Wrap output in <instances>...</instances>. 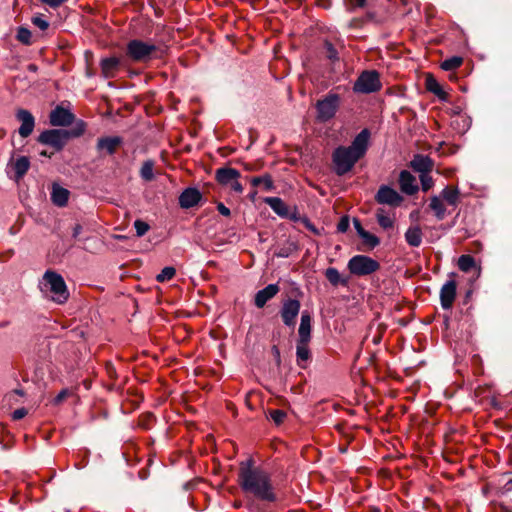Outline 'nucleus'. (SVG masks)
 <instances>
[{
  "instance_id": "1",
  "label": "nucleus",
  "mask_w": 512,
  "mask_h": 512,
  "mask_svg": "<svg viewBox=\"0 0 512 512\" xmlns=\"http://www.w3.org/2000/svg\"><path fill=\"white\" fill-rule=\"evenodd\" d=\"M239 483L243 491L253 494L260 500H276L270 476L261 469L253 468L249 462L241 463Z\"/></svg>"
},
{
  "instance_id": "2",
  "label": "nucleus",
  "mask_w": 512,
  "mask_h": 512,
  "mask_svg": "<svg viewBox=\"0 0 512 512\" xmlns=\"http://www.w3.org/2000/svg\"><path fill=\"white\" fill-rule=\"evenodd\" d=\"M39 287L45 296L58 304L66 302L69 297L63 277L54 271L48 270L45 272Z\"/></svg>"
},
{
  "instance_id": "3",
  "label": "nucleus",
  "mask_w": 512,
  "mask_h": 512,
  "mask_svg": "<svg viewBox=\"0 0 512 512\" xmlns=\"http://www.w3.org/2000/svg\"><path fill=\"white\" fill-rule=\"evenodd\" d=\"M158 47L139 39L130 40L126 45V56L134 61L145 63L156 57Z\"/></svg>"
},
{
  "instance_id": "4",
  "label": "nucleus",
  "mask_w": 512,
  "mask_h": 512,
  "mask_svg": "<svg viewBox=\"0 0 512 512\" xmlns=\"http://www.w3.org/2000/svg\"><path fill=\"white\" fill-rule=\"evenodd\" d=\"M380 75L375 70L363 71L354 82V91L369 94L381 89Z\"/></svg>"
},
{
  "instance_id": "5",
  "label": "nucleus",
  "mask_w": 512,
  "mask_h": 512,
  "mask_svg": "<svg viewBox=\"0 0 512 512\" xmlns=\"http://www.w3.org/2000/svg\"><path fill=\"white\" fill-rule=\"evenodd\" d=\"M240 177V172L234 168H219L215 174V178L220 185L230 188L237 194H241L244 190L239 182Z\"/></svg>"
},
{
  "instance_id": "6",
  "label": "nucleus",
  "mask_w": 512,
  "mask_h": 512,
  "mask_svg": "<svg viewBox=\"0 0 512 512\" xmlns=\"http://www.w3.org/2000/svg\"><path fill=\"white\" fill-rule=\"evenodd\" d=\"M340 104L338 95L329 93L325 98L317 101V120L320 122H326L334 117Z\"/></svg>"
},
{
  "instance_id": "7",
  "label": "nucleus",
  "mask_w": 512,
  "mask_h": 512,
  "mask_svg": "<svg viewBox=\"0 0 512 512\" xmlns=\"http://www.w3.org/2000/svg\"><path fill=\"white\" fill-rule=\"evenodd\" d=\"M354 229L356 230L360 241L357 244V250L361 252L372 251L375 247L380 244V239L368 231H366L358 220L354 218Z\"/></svg>"
},
{
  "instance_id": "8",
  "label": "nucleus",
  "mask_w": 512,
  "mask_h": 512,
  "mask_svg": "<svg viewBox=\"0 0 512 512\" xmlns=\"http://www.w3.org/2000/svg\"><path fill=\"white\" fill-rule=\"evenodd\" d=\"M333 164L337 174L342 175L352 168V147H339L333 154Z\"/></svg>"
},
{
  "instance_id": "9",
  "label": "nucleus",
  "mask_w": 512,
  "mask_h": 512,
  "mask_svg": "<svg viewBox=\"0 0 512 512\" xmlns=\"http://www.w3.org/2000/svg\"><path fill=\"white\" fill-rule=\"evenodd\" d=\"M69 135L67 131L63 130H46L39 135L38 141L60 150L64 147Z\"/></svg>"
},
{
  "instance_id": "10",
  "label": "nucleus",
  "mask_w": 512,
  "mask_h": 512,
  "mask_svg": "<svg viewBox=\"0 0 512 512\" xmlns=\"http://www.w3.org/2000/svg\"><path fill=\"white\" fill-rule=\"evenodd\" d=\"M379 268L380 264L375 259L364 255H354V275H370Z\"/></svg>"
},
{
  "instance_id": "11",
  "label": "nucleus",
  "mask_w": 512,
  "mask_h": 512,
  "mask_svg": "<svg viewBox=\"0 0 512 512\" xmlns=\"http://www.w3.org/2000/svg\"><path fill=\"white\" fill-rule=\"evenodd\" d=\"M370 142L371 131L368 128L363 129L354 137V164L366 155Z\"/></svg>"
},
{
  "instance_id": "12",
  "label": "nucleus",
  "mask_w": 512,
  "mask_h": 512,
  "mask_svg": "<svg viewBox=\"0 0 512 512\" xmlns=\"http://www.w3.org/2000/svg\"><path fill=\"white\" fill-rule=\"evenodd\" d=\"M300 302L296 299H288L283 302L280 314L286 326H294L300 311Z\"/></svg>"
},
{
  "instance_id": "13",
  "label": "nucleus",
  "mask_w": 512,
  "mask_h": 512,
  "mask_svg": "<svg viewBox=\"0 0 512 512\" xmlns=\"http://www.w3.org/2000/svg\"><path fill=\"white\" fill-rule=\"evenodd\" d=\"M264 202L280 217L289 218L291 220H297V212L294 210L290 211L286 203L279 197H267Z\"/></svg>"
},
{
  "instance_id": "14",
  "label": "nucleus",
  "mask_w": 512,
  "mask_h": 512,
  "mask_svg": "<svg viewBox=\"0 0 512 512\" xmlns=\"http://www.w3.org/2000/svg\"><path fill=\"white\" fill-rule=\"evenodd\" d=\"M457 291V282L454 278L445 282L440 290V301L443 309H450L453 306Z\"/></svg>"
},
{
  "instance_id": "15",
  "label": "nucleus",
  "mask_w": 512,
  "mask_h": 512,
  "mask_svg": "<svg viewBox=\"0 0 512 512\" xmlns=\"http://www.w3.org/2000/svg\"><path fill=\"white\" fill-rule=\"evenodd\" d=\"M376 200L380 204L398 206L402 202L401 195L391 187L381 186L376 194Z\"/></svg>"
},
{
  "instance_id": "16",
  "label": "nucleus",
  "mask_w": 512,
  "mask_h": 512,
  "mask_svg": "<svg viewBox=\"0 0 512 512\" xmlns=\"http://www.w3.org/2000/svg\"><path fill=\"white\" fill-rule=\"evenodd\" d=\"M16 118L21 122V126L19 127V134L21 137H28L34 130L35 127V119L33 115L25 109H19L16 112Z\"/></svg>"
},
{
  "instance_id": "17",
  "label": "nucleus",
  "mask_w": 512,
  "mask_h": 512,
  "mask_svg": "<svg viewBox=\"0 0 512 512\" xmlns=\"http://www.w3.org/2000/svg\"><path fill=\"white\" fill-rule=\"evenodd\" d=\"M73 120L74 115L61 106H57L50 114V123L53 126H68Z\"/></svg>"
},
{
  "instance_id": "18",
  "label": "nucleus",
  "mask_w": 512,
  "mask_h": 512,
  "mask_svg": "<svg viewBox=\"0 0 512 512\" xmlns=\"http://www.w3.org/2000/svg\"><path fill=\"white\" fill-rule=\"evenodd\" d=\"M202 198L201 193L196 188H186L179 196V205L181 208L189 209L196 206Z\"/></svg>"
},
{
  "instance_id": "19",
  "label": "nucleus",
  "mask_w": 512,
  "mask_h": 512,
  "mask_svg": "<svg viewBox=\"0 0 512 512\" xmlns=\"http://www.w3.org/2000/svg\"><path fill=\"white\" fill-rule=\"evenodd\" d=\"M399 185L401 191L407 195H413L418 191L416 178L407 170L400 172Z\"/></svg>"
},
{
  "instance_id": "20",
  "label": "nucleus",
  "mask_w": 512,
  "mask_h": 512,
  "mask_svg": "<svg viewBox=\"0 0 512 512\" xmlns=\"http://www.w3.org/2000/svg\"><path fill=\"white\" fill-rule=\"evenodd\" d=\"M279 292L277 284H269L265 288L259 290L255 295V305L263 308L265 304L271 300Z\"/></svg>"
},
{
  "instance_id": "21",
  "label": "nucleus",
  "mask_w": 512,
  "mask_h": 512,
  "mask_svg": "<svg viewBox=\"0 0 512 512\" xmlns=\"http://www.w3.org/2000/svg\"><path fill=\"white\" fill-rule=\"evenodd\" d=\"M120 64L121 61L118 57H109L102 59L100 63L102 75L107 79L115 77L118 72Z\"/></svg>"
},
{
  "instance_id": "22",
  "label": "nucleus",
  "mask_w": 512,
  "mask_h": 512,
  "mask_svg": "<svg viewBox=\"0 0 512 512\" xmlns=\"http://www.w3.org/2000/svg\"><path fill=\"white\" fill-rule=\"evenodd\" d=\"M311 322L312 318L309 312L304 311L301 315V321L298 328V341L310 342L311 340Z\"/></svg>"
},
{
  "instance_id": "23",
  "label": "nucleus",
  "mask_w": 512,
  "mask_h": 512,
  "mask_svg": "<svg viewBox=\"0 0 512 512\" xmlns=\"http://www.w3.org/2000/svg\"><path fill=\"white\" fill-rule=\"evenodd\" d=\"M410 166L420 174L429 173L433 169V161L428 156L416 155Z\"/></svg>"
},
{
  "instance_id": "24",
  "label": "nucleus",
  "mask_w": 512,
  "mask_h": 512,
  "mask_svg": "<svg viewBox=\"0 0 512 512\" xmlns=\"http://www.w3.org/2000/svg\"><path fill=\"white\" fill-rule=\"evenodd\" d=\"M404 236L405 241L411 247H419L422 244L423 232L419 225L410 226Z\"/></svg>"
},
{
  "instance_id": "25",
  "label": "nucleus",
  "mask_w": 512,
  "mask_h": 512,
  "mask_svg": "<svg viewBox=\"0 0 512 512\" xmlns=\"http://www.w3.org/2000/svg\"><path fill=\"white\" fill-rule=\"evenodd\" d=\"M121 142L122 140L118 136L100 138L97 142V149L113 154Z\"/></svg>"
},
{
  "instance_id": "26",
  "label": "nucleus",
  "mask_w": 512,
  "mask_h": 512,
  "mask_svg": "<svg viewBox=\"0 0 512 512\" xmlns=\"http://www.w3.org/2000/svg\"><path fill=\"white\" fill-rule=\"evenodd\" d=\"M426 88L429 92L436 95L442 101L449 100V93L446 92L442 85L431 75L426 78Z\"/></svg>"
},
{
  "instance_id": "27",
  "label": "nucleus",
  "mask_w": 512,
  "mask_h": 512,
  "mask_svg": "<svg viewBox=\"0 0 512 512\" xmlns=\"http://www.w3.org/2000/svg\"><path fill=\"white\" fill-rule=\"evenodd\" d=\"M296 356L298 366L301 368H306V363L311 356L309 342L297 341Z\"/></svg>"
},
{
  "instance_id": "28",
  "label": "nucleus",
  "mask_w": 512,
  "mask_h": 512,
  "mask_svg": "<svg viewBox=\"0 0 512 512\" xmlns=\"http://www.w3.org/2000/svg\"><path fill=\"white\" fill-rule=\"evenodd\" d=\"M51 199L55 205H57L59 207H63L68 202L69 191L63 187L58 186V185H53Z\"/></svg>"
},
{
  "instance_id": "29",
  "label": "nucleus",
  "mask_w": 512,
  "mask_h": 512,
  "mask_svg": "<svg viewBox=\"0 0 512 512\" xmlns=\"http://www.w3.org/2000/svg\"><path fill=\"white\" fill-rule=\"evenodd\" d=\"M29 167H30V161H29L28 157L21 156V157L17 158L13 164L16 179L17 180L21 179L27 173V171L29 170Z\"/></svg>"
},
{
  "instance_id": "30",
  "label": "nucleus",
  "mask_w": 512,
  "mask_h": 512,
  "mask_svg": "<svg viewBox=\"0 0 512 512\" xmlns=\"http://www.w3.org/2000/svg\"><path fill=\"white\" fill-rule=\"evenodd\" d=\"M429 207L434 212L438 220L444 219L446 214V208L443 201L439 197H432L430 199Z\"/></svg>"
},
{
  "instance_id": "31",
  "label": "nucleus",
  "mask_w": 512,
  "mask_h": 512,
  "mask_svg": "<svg viewBox=\"0 0 512 512\" xmlns=\"http://www.w3.org/2000/svg\"><path fill=\"white\" fill-rule=\"evenodd\" d=\"M251 184L255 187L262 185L263 188L267 191H270L274 188L272 178L269 175L253 177L251 179Z\"/></svg>"
},
{
  "instance_id": "32",
  "label": "nucleus",
  "mask_w": 512,
  "mask_h": 512,
  "mask_svg": "<svg viewBox=\"0 0 512 512\" xmlns=\"http://www.w3.org/2000/svg\"><path fill=\"white\" fill-rule=\"evenodd\" d=\"M463 63V58L459 56H453L448 59H445L441 63V68L445 71H453L459 68Z\"/></svg>"
},
{
  "instance_id": "33",
  "label": "nucleus",
  "mask_w": 512,
  "mask_h": 512,
  "mask_svg": "<svg viewBox=\"0 0 512 512\" xmlns=\"http://www.w3.org/2000/svg\"><path fill=\"white\" fill-rule=\"evenodd\" d=\"M442 197L448 204L455 206L458 201L459 193L455 188L446 187L442 191Z\"/></svg>"
},
{
  "instance_id": "34",
  "label": "nucleus",
  "mask_w": 512,
  "mask_h": 512,
  "mask_svg": "<svg viewBox=\"0 0 512 512\" xmlns=\"http://www.w3.org/2000/svg\"><path fill=\"white\" fill-rule=\"evenodd\" d=\"M475 266V260L471 255H461L458 259V267L463 272H469Z\"/></svg>"
},
{
  "instance_id": "35",
  "label": "nucleus",
  "mask_w": 512,
  "mask_h": 512,
  "mask_svg": "<svg viewBox=\"0 0 512 512\" xmlns=\"http://www.w3.org/2000/svg\"><path fill=\"white\" fill-rule=\"evenodd\" d=\"M153 168L154 164L152 161H146L143 163L140 175L145 181H151L154 178Z\"/></svg>"
},
{
  "instance_id": "36",
  "label": "nucleus",
  "mask_w": 512,
  "mask_h": 512,
  "mask_svg": "<svg viewBox=\"0 0 512 512\" xmlns=\"http://www.w3.org/2000/svg\"><path fill=\"white\" fill-rule=\"evenodd\" d=\"M176 273V270L175 268L173 267H165L164 269H162V271L157 275L156 277V280L158 282H165V281H168L170 279H172L174 277Z\"/></svg>"
},
{
  "instance_id": "37",
  "label": "nucleus",
  "mask_w": 512,
  "mask_h": 512,
  "mask_svg": "<svg viewBox=\"0 0 512 512\" xmlns=\"http://www.w3.org/2000/svg\"><path fill=\"white\" fill-rule=\"evenodd\" d=\"M17 39L23 43V44H30L31 42V37H32V34H31V31L27 28H24V27H20L18 28L17 30V35H16Z\"/></svg>"
},
{
  "instance_id": "38",
  "label": "nucleus",
  "mask_w": 512,
  "mask_h": 512,
  "mask_svg": "<svg viewBox=\"0 0 512 512\" xmlns=\"http://www.w3.org/2000/svg\"><path fill=\"white\" fill-rule=\"evenodd\" d=\"M326 278L329 280V282L333 285H337L340 283L341 277L340 273L336 268L330 267L325 272Z\"/></svg>"
},
{
  "instance_id": "39",
  "label": "nucleus",
  "mask_w": 512,
  "mask_h": 512,
  "mask_svg": "<svg viewBox=\"0 0 512 512\" xmlns=\"http://www.w3.org/2000/svg\"><path fill=\"white\" fill-rule=\"evenodd\" d=\"M270 419L276 424L280 425L284 422L286 418V413L283 410L275 409L271 410L269 413Z\"/></svg>"
},
{
  "instance_id": "40",
  "label": "nucleus",
  "mask_w": 512,
  "mask_h": 512,
  "mask_svg": "<svg viewBox=\"0 0 512 512\" xmlns=\"http://www.w3.org/2000/svg\"><path fill=\"white\" fill-rule=\"evenodd\" d=\"M420 182H421L422 190L424 192H427L428 190H430L434 185V181H433L432 177L429 175V173L420 174Z\"/></svg>"
},
{
  "instance_id": "41",
  "label": "nucleus",
  "mask_w": 512,
  "mask_h": 512,
  "mask_svg": "<svg viewBox=\"0 0 512 512\" xmlns=\"http://www.w3.org/2000/svg\"><path fill=\"white\" fill-rule=\"evenodd\" d=\"M377 220L378 224L384 229H390L394 226V220L388 215L379 214Z\"/></svg>"
},
{
  "instance_id": "42",
  "label": "nucleus",
  "mask_w": 512,
  "mask_h": 512,
  "mask_svg": "<svg viewBox=\"0 0 512 512\" xmlns=\"http://www.w3.org/2000/svg\"><path fill=\"white\" fill-rule=\"evenodd\" d=\"M73 395V391L70 389H62L57 396L53 399L54 405H60L66 398Z\"/></svg>"
},
{
  "instance_id": "43",
  "label": "nucleus",
  "mask_w": 512,
  "mask_h": 512,
  "mask_svg": "<svg viewBox=\"0 0 512 512\" xmlns=\"http://www.w3.org/2000/svg\"><path fill=\"white\" fill-rule=\"evenodd\" d=\"M134 228L136 230L137 236L141 237V236L145 235L148 232L149 225L146 222L142 221V220H136L134 222Z\"/></svg>"
},
{
  "instance_id": "44",
  "label": "nucleus",
  "mask_w": 512,
  "mask_h": 512,
  "mask_svg": "<svg viewBox=\"0 0 512 512\" xmlns=\"http://www.w3.org/2000/svg\"><path fill=\"white\" fill-rule=\"evenodd\" d=\"M32 23L42 31H45L49 27L48 21L42 15L34 16Z\"/></svg>"
},
{
  "instance_id": "45",
  "label": "nucleus",
  "mask_w": 512,
  "mask_h": 512,
  "mask_svg": "<svg viewBox=\"0 0 512 512\" xmlns=\"http://www.w3.org/2000/svg\"><path fill=\"white\" fill-rule=\"evenodd\" d=\"M349 217L344 216L341 218L340 222L338 223L337 229L339 232H346L349 228Z\"/></svg>"
},
{
  "instance_id": "46",
  "label": "nucleus",
  "mask_w": 512,
  "mask_h": 512,
  "mask_svg": "<svg viewBox=\"0 0 512 512\" xmlns=\"http://www.w3.org/2000/svg\"><path fill=\"white\" fill-rule=\"evenodd\" d=\"M27 415V410L25 408L16 409L13 414L12 418L14 420H20L24 418Z\"/></svg>"
},
{
  "instance_id": "47",
  "label": "nucleus",
  "mask_w": 512,
  "mask_h": 512,
  "mask_svg": "<svg viewBox=\"0 0 512 512\" xmlns=\"http://www.w3.org/2000/svg\"><path fill=\"white\" fill-rule=\"evenodd\" d=\"M217 210L221 215L226 216V217L230 216V214H231L230 209L228 207H226L223 203L217 204Z\"/></svg>"
},
{
  "instance_id": "48",
  "label": "nucleus",
  "mask_w": 512,
  "mask_h": 512,
  "mask_svg": "<svg viewBox=\"0 0 512 512\" xmlns=\"http://www.w3.org/2000/svg\"><path fill=\"white\" fill-rule=\"evenodd\" d=\"M84 130H85V124H84V122H82V121H81V122H79V123L77 124V128H76V130L72 133V135H73V136H76V137H77V136H80V135H82V134H83Z\"/></svg>"
},
{
  "instance_id": "49",
  "label": "nucleus",
  "mask_w": 512,
  "mask_h": 512,
  "mask_svg": "<svg viewBox=\"0 0 512 512\" xmlns=\"http://www.w3.org/2000/svg\"><path fill=\"white\" fill-rule=\"evenodd\" d=\"M326 47H327V52H328V57L330 59H336V51L335 49L332 47V45L330 43H327L326 44Z\"/></svg>"
},
{
  "instance_id": "50",
  "label": "nucleus",
  "mask_w": 512,
  "mask_h": 512,
  "mask_svg": "<svg viewBox=\"0 0 512 512\" xmlns=\"http://www.w3.org/2000/svg\"><path fill=\"white\" fill-rule=\"evenodd\" d=\"M290 255V250L287 249V248H282L280 249L277 253H276V256L277 257H281V258H287L289 257Z\"/></svg>"
},
{
  "instance_id": "51",
  "label": "nucleus",
  "mask_w": 512,
  "mask_h": 512,
  "mask_svg": "<svg viewBox=\"0 0 512 512\" xmlns=\"http://www.w3.org/2000/svg\"><path fill=\"white\" fill-rule=\"evenodd\" d=\"M66 1L67 0H49V2L47 4L52 8H57Z\"/></svg>"
},
{
  "instance_id": "52",
  "label": "nucleus",
  "mask_w": 512,
  "mask_h": 512,
  "mask_svg": "<svg viewBox=\"0 0 512 512\" xmlns=\"http://www.w3.org/2000/svg\"><path fill=\"white\" fill-rule=\"evenodd\" d=\"M81 232H82V226L80 224H76L73 228V233H72L73 238H78L79 235L81 234Z\"/></svg>"
},
{
  "instance_id": "53",
  "label": "nucleus",
  "mask_w": 512,
  "mask_h": 512,
  "mask_svg": "<svg viewBox=\"0 0 512 512\" xmlns=\"http://www.w3.org/2000/svg\"><path fill=\"white\" fill-rule=\"evenodd\" d=\"M367 0H354V9L356 7H364L366 5Z\"/></svg>"
},
{
  "instance_id": "54",
  "label": "nucleus",
  "mask_w": 512,
  "mask_h": 512,
  "mask_svg": "<svg viewBox=\"0 0 512 512\" xmlns=\"http://www.w3.org/2000/svg\"><path fill=\"white\" fill-rule=\"evenodd\" d=\"M506 491H512V479L508 480L505 484Z\"/></svg>"
},
{
  "instance_id": "55",
  "label": "nucleus",
  "mask_w": 512,
  "mask_h": 512,
  "mask_svg": "<svg viewBox=\"0 0 512 512\" xmlns=\"http://www.w3.org/2000/svg\"><path fill=\"white\" fill-rule=\"evenodd\" d=\"M347 267L350 271H352V258L347 262Z\"/></svg>"
},
{
  "instance_id": "56",
  "label": "nucleus",
  "mask_w": 512,
  "mask_h": 512,
  "mask_svg": "<svg viewBox=\"0 0 512 512\" xmlns=\"http://www.w3.org/2000/svg\"><path fill=\"white\" fill-rule=\"evenodd\" d=\"M40 154H41L42 156H48V154H47L45 151H42Z\"/></svg>"
},
{
  "instance_id": "57",
  "label": "nucleus",
  "mask_w": 512,
  "mask_h": 512,
  "mask_svg": "<svg viewBox=\"0 0 512 512\" xmlns=\"http://www.w3.org/2000/svg\"><path fill=\"white\" fill-rule=\"evenodd\" d=\"M255 195H256V191H255V192H253V193L250 195L251 199H253V198L255 197Z\"/></svg>"
},
{
  "instance_id": "58",
  "label": "nucleus",
  "mask_w": 512,
  "mask_h": 512,
  "mask_svg": "<svg viewBox=\"0 0 512 512\" xmlns=\"http://www.w3.org/2000/svg\"><path fill=\"white\" fill-rule=\"evenodd\" d=\"M15 392H16L17 394H19V395H22V391H20V390H15Z\"/></svg>"
},
{
  "instance_id": "59",
  "label": "nucleus",
  "mask_w": 512,
  "mask_h": 512,
  "mask_svg": "<svg viewBox=\"0 0 512 512\" xmlns=\"http://www.w3.org/2000/svg\"><path fill=\"white\" fill-rule=\"evenodd\" d=\"M40 1L43 3H46V4L49 2V0H40Z\"/></svg>"
},
{
  "instance_id": "60",
  "label": "nucleus",
  "mask_w": 512,
  "mask_h": 512,
  "mask_svg": "<svg viewBox=\"0 0 512 512\" xmlns=\"http://www.w3.org/2000/svg\"><path fill=\"white\" fill-rule=\"evenodd\" d=\"M318 5H322V6H323V7H325V8L327 7V6H325L324 4H322L320 1L318 2Z\"/></svg>"
}]
</instances>
